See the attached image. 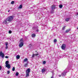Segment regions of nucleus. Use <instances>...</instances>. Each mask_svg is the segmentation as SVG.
<instances>
[{
  "mask_svg": "<svg viewBox=\"0 0 78 78\" xmlns=\"http://www.w3.org/2000/svg\"><path fill=\"white\" fill-rule=\"evenodd\" d=\"M6 19L7 20V21L9 22H11L12 21V20H13V19H14V16L13 15L10 16Z\"/></svg>",
  "mask_w": 78,
  "mask_h": 78,
  "instance_id": "nucleus-1",
  "label": "nucleus"
},
{
  "mask_svg": "<svg viewBox=\"0 0 78 78\" xmlns=\"http://www.w3.org/2000/svg\"><path fill=\"white\" fill-rule=\"evenodd\" d=\"M20 43L19 44V46L21 48L22 47H23V39L22 38L20 41Z\"/></svg>",
  "mask_w": 78,
  "mask_h": 78,
  "instance_id": "nucleus-2",
  "label": "nucleus"
},
{
  "mask_svg": "<svg viewBox=\"0 0 78 78\" xmlns=\"http://www.w3.org/2000/svg\"><path fill=\"white\" fill-rule=\"evenodd\" d=\"M26 77H28L29 76V75L30 74V68L28 69L26 71Z\"/></svg>",
  "mask_w": 78,
  "mask_h": 78,
  "instance_id": "nucleus-3",
  "label": "nucleus"
},
{
  "mask_svg": "<svg viewBox=\"0 0 78 78\" xmlns=\"http://www.w3.org/2000/svg\"><path fill=\"white\" fill-rule=\"evenodd\" d=\"M0 56H2V58H3L4 56H5V54L3 53H2V51H1L0 52Z\"/></svg>",
  "mask_w": 78,
  "mask_h": 78,
  "instance_id": "nucleus-4",
  "label": "nucleus"
},
{
  "mask_svg": "<svg viewBox=\"0 0 78 78\" xmlns=\"http://www.w3.org/2000/svg\"><path fill=\"white\" fill-rule=\"evenodd\" d=\"M61 47V48L62 50H64L65 49H66V46L65 44H62Z\"/></svg>",
  "mask_w": 78,
  "mask_h": 78,
  "instance_id": "nucleus-5",
  "label": "nucleus"
},
{
  "mask_svg": "<svg viewBox=\"0 0 78 78\" xmlns=\"http://www.w3.org/2000/svg\"><path fill=\"white\" fill-rule=\"evenodd\" d=\"M7 21H8V20L6 18L3 22V24H8V22H7Z\"/></svg>",
  "mask_w": 78,
  "mask_h": 78,
  "instance_id": "nucleus-6",
  "label": "nucleus"
},
{
  "mask_svg": "<svg viewBox=\"0 0 78 78\" xmlns=\"http://www.w3.org/2000/svg\"><path fill=\"white\" fill-rule=\"evenodd\" d=\"M55 7L56 6L55 5H52L51 9H52V10H54V9H55Z\"/></svg>",
  "mask_w": 78,
  "mask_h": 78,
  "instance_id": "nucleus-7",
  "label": "nucleus"
},
{
  "mask_svg": "<svg viewBox=\"0 0 78 78\" xmlns=\"http://www.w3.org/2000/svg\"><path fill=\"white\" fill-rule=\"evenodd\" d=\"M66 73H67V72H64L62 73L61 74L62 76H65V75H66Z\"/></svg>",
  "mask_w": 78,
  "mask_h": 78,
  "instance_id": "nucleus-8",
  "label": "nucleus"
},
{
  "mask_svg": "<svg viewBox=\"0 0 78 78\" xmlns=\"http://www.w3.org/2000/svg\"><path fill=\"white\" fill-rule=\"evenodd\" d=\"M6 67H7L8 69H10L11 68V66L9 64L7 65H5Z\"/></svg>",
  "mask_w": 78,
  "mask_h": 78,
  "instance_id": "nucleus-9",
  "label": "nucleus"
},
{
  "mask_svg": "<svg viewBox=\"0 0 78 78\" xmlns=\"http://www.w3.org/2000/svg\"><path fill=\"white\" fill-rule=\"evenodd\" d=\"M28 62H27V63H26L24 65V67H28Z\"/></svg>",
  "mask_w": 78,
  "mask_h": 78,
  "instance_id": "nucleus-10",
  "label": "nucleus"
},
{
  "mask_svg": "<svg viewBox=\"0 0 78 78\" xmlns=\"http://www.w3.org/2000/svg\"><path fill=\"white\" fill-rule=\"evenodd\" d=\"M42 73H44L45 72V68H43L41 70Z\"/></svg>",
  "mask_w": 78,
  "mask_h": 78,
  "instance_id": "nucleus-11",
  "label": "nucleus"
},
{
  "mask_svg": "<svg viewBox=\"0 0 78 78\" xmlns=\"http://www.w3.org/2000/svg\"><path fill=\"white\" fill-rule=\"evenodd\" d=\"M9 64V61H7L5 62V65L6 66H7V65H8V64Z\"/></svg>",
  "mask_w": 78,
  "mask_h": 78,
  "instance_id": "nucleus-12",
  "label": "nucleus"
},
{
  "mask_svg": "<svg viewBox=\"0 0 78 78\" xmlns=\"http://www.w3.org/2000/svg\"><path fill=\"white\" fill-rule=\"evenodd\" d=\"M16 57L17 59H19L20 58V56H19V55H17L16 56Z\"/></svg>",
  "mask_w": 78,
  "mask_h": 78,
  "instance_id": "nucleus-13",
  "label": "nucleus"
},
{
  "mask_svg": "<svg viewBox=\"0 0 78 78\" xmlns=\"http://www.w3.org/2000/svg\"><path fill=\"white\" fill-rule=\"evenodd\" d=\"M70 29H68L66 30V33H69V32L70 31Z\"/></svg>",
  "mask_w": 78,
  "mask_h": 78,
  "instance_id": "nucleus-14",
  "label": "nucleus"
},
{
  "mask_svg": "<svg viewBox=\"0 0 78 78\" xmlns=\"http://www.w3.org/2000/svg\"><path fill=\"white\" fill-rule=\"evenodd\" d=\"M70 20V18H67L66 19V22H69V21Z\"/></svg>",
  "mask_w": 78,
  "mask_h": 78,
  "instance_id": "nucleus-15",
  "label": "nucleus"
},
{
  "mask_svg": "<svg viewBox=\"0 0 78 78\" xmlns=\"http://www.w3.org/2000/svg\"><path fill=\"white\" fill-rule=\"evenodd\" d=\"M27 61H28V59L26 58L24 60V62H27Z\"/></svg>",
  "mask_w": 78,
  "mask_h": 78,
  "instance_id": "nucleus-16",
  "label": "nucleus"
},
{
  "mask_svg": "<svg viewBox=\"0 0 78 78\" xmlns=\"http://www.w3.org/2000/svg\"><path fill=\"white\" fill-rule=\"evenodd\" d=\"M35 36H36L35 34H33L32 35V37H35Z\"/></svg>",
  "mask_w": 78,
  "mask_h": 78,
  "instance_id": "nucleus-17",
  "label": "nucleus"
},
{
  "mask_svg": "<svg viewBox=\"0 0 78 78\" xmlns=\"http://www.w3.org/2000/svg\"><path fill=\"white\" fill-rule=\"evenodd\" d=\"M59 7L60 8H62V5H59Z\"/></svg>",
  "mask_w": 78,
  "mask_h": 78,
  "instance_id": "nucleus-18",
  "label": "nucleus"
},
{
  "mask_svg": "<svg viewBox=\"0 0 78 78\" xmlns=\"http://www.w3.org/2000/svg\"><path fill=\"white\" fill-rule=\"evenodd\" d=\"M54 10H52V9H51V14H52V13H53V12H54Z\"/></svg>",
  "mask_w": 78,
  "mask_h": 78,
  "instance_id": "nucleus-19",
  "label": "nucleus"
},
{
  "mask_svg": "<svg viewBox=\"0 0 78 78\" xmlns=\"http://www.w3.org/2000/svg\"><path fill=\"white\" fill-rule=\"evenodd\" d=\"M16 76H18L19 75V73L17 72L16 74Z\"/></svg>",
  "mask_w": 78,
  "mask_h": 78,
  "instance_id": "nucleus-20",
  "label": "nucleus"
},
{
  "mask_svg": "<svg viewBox=\"0 0 78 78\" xmlns=\"http://www.w3.org/2000/svg\"><path fill=\"white\" fill-rule=\"evenodd\" d=\"M14 1H12L11 2V4H12V5H13V4H14Z\"/></svg>",
  "mask_w": 78,
  "mask_h": 78,
  "instance_id": "nucleus-21",
  "label": "nucleus"
},
{
  "mask_svg": "<svg viewBox=\"0 0 78 78\" xmlns=\"http://www.w3.org/2000/svg\"><path fill=\"white\" fill-rule=\"evenodd\" d=\"M57 41V40H56V39H55L54 41V42H55V43H56V42Z\"/></svg>",
  "mask_w": 78,
  "mask_h": 78,
  "instance_id": "nucleus-22",
  "label": "nucleus"
},
{
  "mask_svg": "<svg viewBox=\"0 0 78 78\" xmlns=\"http://www.w3.org/2000/svg\"><path fill=\"white\" fill-rule=\"evenodd\" d=\"M15 70V68L14 67H13L12 69V71H14Z\"/></svg>",
  "mask_w": 78,
  "mask_h": 78,
  "instance_id": "nucleus-23",
  "label": "nucleus"
},
{
  "mask_svg": "<svg viewBox=\"0 0 78 78\" xmlns=\"http://www.w3.org/2000/svg\"><path fill=\"white\" fill-rule=\"evenodd\" d=\"M20 8H22V5H20L19 6Z\"/></svg>",
  "mask_w": 78,
  "mask_h": 78,
  "instance_id": "nucleus-24",
  "label": "nucleus"
},
{
  "mask_svg": "<svg viewBox=\"0 0 78 78\" xmlns=\"http://www.w3.org/2000/svg\"><path fill=\"white\" fill-rule=\"evenodd\" d=\"M5 44L6 46L8 45V42H6L5 43Z\"/></svg>",
  "mask_w": 78,
  "mask_h": 78,
  "instance_id": "nucleus-25",
  "label": "nucleus"
},
{
  "mask_svg": "<svg viewBox=\"0 0 78 78\" xmlns=\"http://www.w3.org/2000/svg\"><path fill=\"white\" fill-rule=\"evenodd\" d=\"M9 34H11V33H12V31L11 30H9Z\"/></svg>",
  "mask_w": 78,
  "mask_h": 78,
  "instance_id": "nucleus-26",
  "label": "nucleus"
},
{
  "mask_svg": "<svg viewBox=\"0 0 78 78\" xmlns=\"http://www.w3.org/2000/svg\"><path fill=\"white\" fill-rule=\"evenodd\" d=\"M45 63H46V62H45V61H44L43 62V64H45Z\"/></svg>",
  "mask_w": 78,
  "mask_h": 78,
  "instance_id": "nucleus-27",
  "label": "nucleus"
},
{
  "mask_svg": "<svg viewBox=\"0 0 78 78\" xmlns=\"http://www.w3.org/2000/svg\"><path fill=\"white\" fill-rule=\"evenodd\" d=\"M8 48V45L6 46L5 47V49H7Z\"/></svg>",
  "mask_w": 78,
  "mask_h": 78,
  "instance_id": "nucleus-28",
  "label": "nucleus"
},
{
  "mask_svg": "<svg viewBox=\"0 0 78 78\" xmlns=\"http://www.w3.org/2000/svg\"><path fill=\"white\" fill-rule=\"evenodd\" d=\"M52 76L51 77V78H54V77H53V73H52Z\"/></svg>",
  "mask_w": 78,
  "mask_h": 78,
  "instance_id": "nucleus-29",
  "label": "nucleus"
},
{
  "mask_svg": "<svg viewBox=\"0 0 78 78\" xmlns=\"http://www.w3.org/2000/svg\"><path fill=\"white\" fill-rule=\"evenodd\" d=\"M66 27L64 26L62 28V30H64V29H65V28Z\"/></svg>",
  "mask_w": 78,
  "mask_h": 78,
  "instance_id": "nucleus-30",
  "label": "nucleus"
},
{
  "mask_svg": "<svg viewBox=\"0 0 78 78\" xmlns=\"http://www.w3.org/2000/svg\"><path fill=\"white\" fill-rule=\"evenodd\" d=\"M34 55H35V54H33L32 55V57L33 58L34 57Z\"/></svg>",
  "mask_w": 78,
  "mask_h": 78,
  "instance_id": "nucleus-31",
  "label": "nucleus"
},
{
  "mask_svg": "<svg viewBox=\"0 0 78 78\" xmlns=\"http://www.w3.org/2000/svg\"><path fill=\"white\" fill-rule=\"evenodd\" d=\"M5 58H9V57H8V56H6L5 57Z\"/></svg>",
  "mask_w": 78,
  "mask_h": 78,
  "instance_id": "nucleus-32",
  "label": "nucleus"
},
{
  "mask_svg": "<svg viewBox=\"0 0 78 78\" xmlns=\"http://www.w3.org/2000/svg\"><path fill=\"white\" fill-rule=\"evenodd\" d=\"M2 66H0V70H1L2 69Z\"/></svg>",
  "mask_w": 78,
  "mask_h": 78,
  "instance_id": "nucleus-33",
  "label": "nucleus"
},
{
  "mask_svg": "<svg viewBox=\"0 0 78 78\" xmlns=\"http://www.w3.org/2000/svg\"><path fill=\"white\" fill-rule=\"evenodd\" d=\"M9 73H10V72H9V71H7V73H8V74H9Z\"/></svg>",
  "mask_w": 78,
  "mask_h": 78,
  "instance_id": "nucleus-34",
  "label": "nucleus"
},
{
  "mask_svg": "<svg viewBox=\"0 0 78 78\" xmlns=\"http://www.w3.org/2000/svg\"><path fill=\"white\" fill-rule=\"evenodd\" d=\"M35 56H37V55H39V54H35Z\"/></svg>",
  "mask_w": 78,
  "mask_h": 78,
  "instance_id": "nucleus-35",
  "label": "nucleus"
},
{
  "mask_svg": "<svg viewBox=\"0 0 78 78\" xmlns=\"http://www.w3.org/2000/svg\"><path fill=\"white\" fill-rule=\"evenodd\" d=\"M36 31H37V32H38V31H39V30H37Z\"/></svg>",
  "mask_w": 78,
  "mask_h": 78,
  "instance_id": "nucleus-36",
  "label": "nucleus"
},
{
  "mask_svg": "<svg viewBox=\"0 0 78 78\" xmlns=\"http://www.w3.org/2000/svg\"><path fill=\"white\" fill-rule=\"evenodd\" d=\"M61 76H61V75H60L59 76L60 77H61Z\"/></svg>",
  "mask_w": 78,
  "mask_h": 78,
  "instance_id": "nucleus-37",
  "label": "nucleus"
},
{
  "mask_svg": "<svg viewBox=\"0 0 78 78\" xmlns=\"http://www.w3.org/2000/svg\"><path fill=\"white\" fill-rule=\"evenodd\" d=\"M9 11H10V10H8V12H9Z\"/></svg>",
  "mask_w": 78,
  "mask_h": 78,
  "instance_id": "nucleus-38",
  "label": "nucleus"
},
{
  "mask_svg": "<svg viewBox=\"0 0 78 78\" xmlns=\"http://www.w3.org/2000/svg\"><path fill=\"white\" fill-rule=\"evenodd\" d=\"M77 15H78V14H77Z\"/></svg>",
  "mask_w": 78,
  "mask_h": 78,
  "instance_id": "nucleus-39",
  "label": "nucleus"
}]
</instances>
